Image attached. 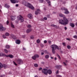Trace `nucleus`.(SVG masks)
<instances>
[{
    "mask_svg": "<svg viewBox=\"0 0 77 77\" xmlns=\"http://www.w3.org/2000/svg\"><path fill=\"white\" fill-rule=\"evenodd\" d=\"M32 31V29H28L26 30V32L27 33H29V32H30Z\"/></svg>",
    "mask_w": 77,
    "mask_h": 77,
    "instance_id": "2eb2a0df",
    "label": "nucleus"
},
{
    "mask_svg": "<svg viewBox=\"0 0 77 77\" xmlns=\"http://www.w3.org/2000/svg\"><path fill=\"white\" fill-rule=\"evenodd\" d=\"M64 29H65V30H66V29H67V28H66V27H64Z\"/></svg>",
    "mask_w": 77,
    "mask_h": 77,
    "instance_id": "052dcab7",
    "label": "nucleus"
},
{
    "mask_svg": "<svg viewBox=\"0 0 77 77\" xmlns=\"http://www.w3.org/2000/svg\"><path fill=\"white\" fill-rule=\"evenodd\" d=\"M25 37L26 36H25V35H23V36H22V37H23V38H25Z\"/></svg>",
    "mask_w": 77,
    "mask_h": 77,
    "instance_id": "bf43d9fd",
    "label": "nucleus"
},
{
    "mask_svg": "<svg viewBox=\"0 0 77 77\" xmlns=\"http://www.w3.org/2000/svg\"><path fill=\"white\" fill-rule=\"evenodd\" d=\"M47 17L48 18H50V15H48L47 16Z\"/></svg>",
    "mask_w": 77,
    "mask_h": 77,
    "instance_id": "6e6d98bb",
    "label": "nucleus"
},
{
    "mask_svg": "<svg viewBox=\"0 0 77 77\" xmlns=\"http://www.w3.org/2000/svg\"><path fill=\"white\" fill-rule=\"evenodd\" d=\"M75 25H76V26H77V22H76V23H75Z\"/></svg>",
    "mask_w": 77,
    "mask_h": 77,
    "instance_id": "774afa93",
    "label": "nucleus"
},
{
    "mask_svg": "<svg viewBox=\"0 0 77 77\" xmlns=\"http://www.w3.org/2000/svg\"><path fill=\"white\" fill-rule=\"evenodd\" d=\"M6 30V28L3 27L2 24H0V31H4Z\"/></svg>",
    "mask_w": 77,
    "mask_h": 77,
    "instance_id": "423d86ee",
    "label": "nucleus"
},
{
    "mask_svg": "<svg viewBox=\"0 0 77 77\" xmlns=\"http://www.w3.org/2000/svg\"><path fill=\"white\" fill-rule=\"evenodd\" d=\"M47 73H48L49 74H52V71L51 70L49 69L48 70H47Z\"/></svg>",
    "mask_w": 77,
    "mask_h": 77,
    "instance_id": "9b49d317",
    "label": "nucleus"
},
{
    "mask_svg": "<svg viewBox=\"0 0 77 77\" xmlns=\"http://www.w3.org/2000/svg\"><path fill=\"white\" fill-rule=\"evenodd\" d=\"M63 46H65L66 45V44L65 43H63Z\"/></svg>",
    "mask_w": 77,
    "mask_h": 77,
    "instance_id": "a18cd8bd",
    "label": "nucleus"
},
{
    "mask_svg": "<svg viewBox=\"0 0 77 77\" xmlns=\"http://www.w3.org/2000/svg\"><path fill=\"white\" fill-rule=\"evenodd\" d=\"M5 7L7 8H9L10 6L9 5H8L7 4H6L5 6Z\"/></svg>",
    "mask_w": 77,
    "mask_h": 77,
    "instance_id": "412c9836",
    "label": "nucleus"
},
{
    "mask_svg": "<svg viewBox=\"0 0 77 77\" xmlns=\"http://www.w3.org/2000/svg\"><path fill=\"white\" fill-rule=\"evenodd\" d=\"M42 72L45 75L47 74V69H43L42 70Z\"/></svg>",
    "mask_w": 77,
    "mask_h": 77,
    "instance_id": "0eeeda50",
    "label": "nucleus"
},
{
    "mask_svg": "<svg viewBox=\"0 0 77 77\" xmlns=\"http://www.w3.org/2000/svg\"><path fill=\"white\" fill-rule=\"evenodd\" d=\"M49 57V55H47L45 56V58L46 59H48Z\"/></svg>",
    "mask_w": 77,
    "mask_h": 77,
    "instance_id": "393cba45",
    "label": "nucleus"
},
{
    "mask_svg": "<svg viewBox=\"0 0 77 77\" xmlns=\"http://www.w3.org/2000/svg\"><path fill=\"white\" fill-rule=\"evenodd\" d=\"M30 38L31 39H33V38H34V37H33V36H31Z\"/></svg>",
    "mask_w": 77,
    "mask_h": 77,
    "instance_id": "603ef678",
    "label": "nucleus"
},
{
    "mask_svg": "<svg viewBox=\"0 0 77 77\" xmlns=\"http://www.w3.org/2000/svg\"><path fill=\"white\" fill-rule=\"evenodd\" d=\"M74 38H75V39H77V35H75L73 36Z\"/></svg>",
    "mask_w": 77,
    "mask_h": 77,
    "instance_id": "a19ab883",
    "label": "nucleus"
},
{
    "mask_svg": "<svg viewBox=\"0 0 77 77\" xmlns=\"http://www.w3.org/2000/svg\"><path fill=\"white\" fill-rule=\"evenodd\" d=\"M5 35L6 36H9V34L8 33L6 32L5 33Z\"/></svg>",
    "mask_w": 77,
    "mask_h": 77,
    "instance_id": "7c9ffc66",
    "label": "nucleus"
},
{
    "mask_svg": "<svg viewBox=\"0 0 77 77\" xmlns=\"http://www.w3.org/2000/svg\"><path fill=\"white\" fill-rule=\"evenodd\" d=\"M34 56L35 57V58L39 57V55H38V54H35V55H34Z\"/></svg>",
    "mask_w": 77,
    "mask_h": 77,
    "instance_id": "c756f323",
    "label": "nucleus"
},
{
    "mask_svg": "<svg viewBox=\"0 0 77 77\" xmlns=\"http://www.w3.org/2000/svg\"><path fill=\"white\" fill-rule=\"evenodd\" d=\"M11 26L13 28H14V25H13V23H11Z\"/></svg>",
    "mask_w": 77,
    "mask_h": 77,
    "instance_id": "473e14b6",
    "label": "nucleus"
},
{
    "mask_svg": "<svg viewBox=\"0 0 77 77\" xmlns=\"http://www.w3.org/2000/svg\"><path fill=\"white\" fill-rule=\"evenodd\" d=\"M43 19L45 20H47V18L46 17H44L43 18Z\"/></svg>",
    "mask_w": 77,
    "mask_h": 77,
    "instance_id": "58836bf2",
    "label": "nucleus"
},
{
    "mask_svg": "<svg viewBox=\"0 0 77 77\" xmlns=\"http://www.w3.org/2000/svg\"><path fill=\"white\" fill-rule=\"evenodd\" d=\"M55 50H56V49H52V53H53V54H55Z\"/></svg>",
    "mask_w": 77,
    "mask_h": 77,
    "instance_id": "4be33fe9",
    "label": "nucleus"
},
{
    "mask_svg": "<svg viewBox=\"0 0 77 77\" xmlns=\"http://www.w3.org/2000/svg\"><path fill=\"white\" fill-rule=\"evenodd\" d=\"M4 51L6 53H8V50L6 49H4Z\"/></svg>",
    "mask_w": 77,
    "mask_h": 77,
    "instance_id": "c85d7f7f",
    "label": "nucleus"
},
{
    "mask_svg": "<svg viewBox=\"0 0 77 77\" xmlns=\"http://www.w3.org/2000/svg\"><path fill=\"white\" fill-rule=\"evenodd\" d=\"M18 4L16 5V6L17 7H18Z\"/></svg>",
    "mask_w": 77,
    "mask_h": 77,
    "instance_id": "0e129e2a",
    "label": "nucleus"
},
{
    "mask_svg": "<svg viewBox=\"0 0 77 77\" xmlns=\"http://www.w3.org/2000/svg\"><path fill=\"white\" fill-rule=\"evenodd\" d=\"M38 13H39V12L37 11H35V15H38Z\"/></svg>",
    "mask_w": 77,
    "mask_h": 77,
    "instance_id": "f704fd0d",
    "label": "nucleus"
},
{
    "mask_svg": "<svg viewBox=\"0 0 77 77\" xmlns=\"http://www.w3.org/2000/svg\"><path fill=\"white\" fill-rule=\"evenodd\" d=\"M17 63H18V64H23V60L20 59H17Z\"/></svg>",
    "mask_w": 77,
    "mask_h": 77,
    "instance_id": "39448f33",
    "label": "nucleus"
},
{
    "mask_svg": "<svg viewBox=\"0 0 77 77\" xmlns=\"http://www.w3.org/2000/svg\"><path fill=\"white\" fill-rule=\"evenodd\" d=\"M39 71H41V69H42V68H40L39 69H38Z\"/></svg>",
    "mask_w": 77,
    "mask_h": 77,
    "instance_id": "864d4df0",
    "label": "nucleus"
},
{
    "mask_svg": "<svg viewBox=\"0 0 77 77\" xmlns=\"http://www.w3.org/2000/svg\"><path fill=\"white\" fill-rule=\"evenodd\" d=\"M47 42V41L46 40L44 41V43H45V44H46Z\"/></svg>",
    "mask_w": 77,
    "mask_h": 77,
    "instance_id": "3c124183",
    "label": "nucleus"
},
{
    "mask_svg": "<svg viewBox=\"0 0 77 77\" xmlns=\"http://www.w3.org/2000/svg\"><path fill=\"white\" fill-rule=\"evenodd\" d=\"M41 63H42V64H44V62H42Z\"/></svg>",
    "mask_w": 77,
    "mask_h": 77,
    "instance_id": "69168bd1",
    "label": "nucleus"
},
{
    "mask_svg": "<svg viewBox=\"0 0 77 77\" xmlns=\"http://www.w3.org/2000/svg\"><path fill=\"white\" fill-rule=\"evenodd\" d=\"M51 48H52V49L54 50H56V49H57V50H59V47L57 45H53L51 46Z\"/></svg>",
    "mask_w": 77,
    "mask_h": 77,
    "instance_id": "7ed1b4c3",
    "label": "nucleus"
},
{
    "mask_svg": "<svg viewBox=\"0 0 77 77\" xmlns=\"http://www.w3.org/2000/svg\"><path fill=\"white\" fill-rule=\"evenodd\" d=\"M37 42L38 43V44H39V43L40 42V40H39V39H38L37 40Z\"/></svg>",
    "mask_w": 77,
    "mask_h": 77,
    "instance_id": "72a5a7b5",
    "label": "nucleus"
},
{
    "mask_svg": "<svg viewBox=\"0 0 77 77\" xmlns=\"http://www.w3.org/2000/svg\"><path fill=\"white\" fill-rule=\"evenodd\" d=\"M32 59H33L34 60H35L36 59V57L34 55L32 57Z\"/></svg>",
    "mask_w": 77,
    "mask_h": 77,
    "instance_id": "2f4dec72",
    "label": "nucleus"
},
{
    "mask_svg": "<svg viewBox=\"0 0 77 77\" xmlns=\"http://www.w3.org/2000/svg\"><path fill=\"white\" fill-rule=\"evenodd\" d=\"M10 1L12 3H16L19 2V1L17 0H10Z\"/></svg>",
    "mask_w": 77,
    "mask_h": 77,
    "instance_id": "6e6552de",
    "label": "nucleus"
},
{
    "mask_svg": "<svg viewBox=\"0 0 77 77\" xmlns=\"http://www.w3.org/2000/svg\"><path fill=\"white\" fill-rule=\"evenodd\" d=\"M25 6H27V7H28L29 8H30V9H31L32 10H33L35 8H34V7L33 6L30 4L26 2V4L25 5Z\"/></svg>",
    "mask_w": 77,
    "mask_h": 77,
    "instance_id": "f03ea898",
    "label": "nucleus"
},
{
    "mask_svg": "<svg viewBox=\"0 0 77 77\" xmlns=\"http://www.w3.org/2000/svg\"><path fill=\"white\" fill-rule=\"evenodd\" d=\"M56 67L57 68H58L59 69V68H62V66H56Z\"/></svg>",
    "mask_w": 77,
    "mask_h": 77,
    "instance_id": "6ab92c4d",
    "label": "nucleus"
},
{
    "mask_svg": "<svg viewBox=\"0 0 77 77\" xmlns=\"http://www.w3.org/2000/svg\"><path fill=\"white\" fill-rule=\"evenodd\" d=\"M67 48L68 49H70V48H71V46L69 45H67Z\"/></svg>",
    "mask_w": 77,
    "mask_h": 77,
    "instance_id": "e433bc0d",
    "label": "nucleus"
},
{
    "mask_svg": "<svg viewBox=\"0 0 77 77\" xmlns=\"http://www.w3.org/2000/svg\"><path fill=\"white\" fill-rule=\"evenodd\" d=\"M44 54V53H43V52H42L41 53V54L42 55H43V54Z\"/></svg>",
    "mask_w": 77,
    "mask_h": 77,
    "instance_id": "680f3d73",
    "label": "nucleus"
},
{
    "mask_svg": "<svg viewBox=\"0 0 77 77\" xmlns=\"http://www.w3.org/2000/svg\"><path fill=\"white\" fill-rule=\"evenodd\" d=\"M3 38H4V39H5V38H6V37L5 35H3Z\"/></svg>",
    "mask_w": 77,
    "mask_h": 77,
    "instance_id": "79ce46f5",
    "label": "nucleus"
},
{
    "mask_svg": "<svg viewBox=\"0 0 77 77\" xmlns=\"http://www.w3.org/2000/svg\"><path fill=\"white\" fill-rule=\"evenodd\" d=\"M28 27H29V28H30L31 27H32V26L30 25H28L27 26Z\"/></svg>",
    "mask_w": 77,
    "mask_h": 77,
    "instance_id": "ea45409f",
    "label": "nucleus"
},
{
    "mask_svg": "<svg viewBox=\"0 0 77 77\" xmlns=\"http://www.w3.org/2000/svg\"><path fill=\"white\" fill-rule=\"evenodd\" d=\"M9 21L7 20V22H6V24H7V25H8V24H9Z\"/></svg>",
    "mask_w": 77,
    "mask_h": 77,
    "instance_id": "09e8293b",
    "label": "nucleus"
},
{
    "mask_svg": "<svg viewBox=\"0 0 77 77\" xmlns=\"http://www.w3.org/2000/svg\"><path fill=\"white\" fill-rule=\"evenodd\" d=\"M48 3L49 4V6H50L51 5V3H50V1H49V0H46Z\"/></svg>",
    "mask_w": 77,
    "mask_h": 77,
    "instance_id": "f3484780",
    "label": "nucleus"
},
{
    "mask_svg": "<svg viewBox=\"0 0 77 77\" xmlns=\"http://www.w3.org/2000/svg\"><path fill=\"white\" fill-rule=\"evenodd\" d=\"M23 50H26V48H25L23 47Z\"/></svg>",
    "mask_w": 77,
    "mask_h": 77,
    "instance_id": "13d9d810",
    "label": "nucleus"
},
{
    "mask_svg": "<svg viewBox=\"0 0 77 77\" xmlns=\"http://www.w3.org/2000/svg\"><path fill=\"white\" fill-rule=\"evenodd\" d=\"M41 47H44V45L43 44H41Z\"/></svg>",
    "mask_w": 77,
    "mask_h": 77,
    "instance_id": "4d7b16f0",
    "label": "nucleus"
},
{
    "mask_svg": "<svg viewBox=\"0 0 77 77\" xmlns=\"http://www.w3.org/2000/svg\"><path fill=\"white\" fill-rule=\"evenodd\" d=\"M6 57H9L12 58L14 57V56H13V55L12 54H9L8 55H6Z\"/></svg>",
    "mask_w": 77,
    "mask_h": 77,
    "instance_id": "9d476101",
    "label": "nucleus"
},
{
    "mask_svg": "<svg viewBox=\"0 0 77 77\" xmlns=\"http://www.w3.org/2000/svg\"><path fill=\"white\" fill-rule=\"evenodd\" d=\"M13 63L14 64V65H16V66L17 65V63H15V62L14 61H13Z\"/></svg>",
    "mask_w": 77,
    "mask_h": 77,
    "instance_id": "37998d69",
    "label": "nucleus"
},
{
    "mask_svg": "<svg viewBox=\"0 0 77 77\" xmlns=\"http://www.w3.org/2000/svg\"><path fill=\"white\" fill-rule=\"evenodd\" d=\"M61 10H64V11H65L64 13L65 14H69V11H68L67 8H65L64 7H62L61 8Z\"/></svg>",
    "mask_w": 77,
    "mask_h": 77,
    "instance_id": "20e7f679",
    "label": "nucleus"
},
{
    "mask_svg": "<svg viewBox=\"0 0 77 77\" xmlns=\"http://www.w3.org/2000/svg\"><path fill=\"white\" fill-rule=\"evenodd\" d=\"M51 59H53V57H51Z\"/></svg>",
    "mask_w": 77,
    "mask_h": 77,
    "instance_id": "338daca9",
    "label": "nucleus"
},
{
    "mask_svg": "<svg viewBox=\"0 0 77 77\" xmlns=\"http://www.w3.org/2000/svg\"><path fill=\"white\" fill-rule=\"evenodd\" d=\"M57 56L58 57V58L60 59V56H59V55H57Z\"/></svg>",
    "mask_w": 77,
    "mask_h": 77,
    "instance_id": "49530a36",
    "label": "nucleus"
},
{
    "mask_svg": "<svg viewBox=\"0 0 77 77\" xmlns=\"http://www.w3.org/2000/svg\"><path fill=\"white\" fill-rule=\"evenodd\" d=\"M15 16H12L11 17V20L12 21L15 20Z\"/></svg>",
    "mask_w": 77,
    "mask_h": 77,
    "instance_id": "4468645a",
    "label": "nucleus"
},
{
    "mask_svg": "<svg viewBox=\"0 0 77 77\" xmlns=\"http://www.w3.org/2000/svg\"><path fill=\"white\" fill-rule=\"evenodd\" d=\"M56 77H62V76L59 75H56Z\"/></svg>",
    "mask_w": 77,
    "mask_h": 77,
    "instance_id": "4c0bfd02",
    "label": "nucleus"
},
{
    "mask_svg": "<svg viewBox=\"0 0 77 77\" xmlns=\"http://www.w3.org/2000/svg\"><path fill=\"white\" fill-rule=\"evenodd\" d=\"M51 26H52L53 27H57V26L54 25V24H52L51 25Z\"/></svg>",
    "mask_w": 77,
    "mask_h": 77,
    "instance_id": "5701e85b",
    "label": "nucleus"
},
{
    "mask_svg": "<svg viewBox=\"0 0 77 77\" xmlns=\"http://www.w3.org/2000/svg\"><path fill=\"white\" fill-rule=\"evenodd\" d=\"M6 55L3 53H0V56H5L6 57Z\"/></svg>",
    "mask_w": 77,
    "mask_h": 77,
    "instance_id": "ddd939ff",
    "label": "nucleus"
},
{
    "mask_svg": "<svg viewBox=\"0 0 77 77\" xmlns=\"http://www.w3.org/2000/svg\"><path fill=\"white\" fill-rule=\"evenodd\" d=\"M55 74H59V70H57L55 72Z\"/></svg>",
    "mask_w": 77,
    "mask_h": 77,
    "instance_id": "c03bdc74",
    "label": "nucleus"
},
{
    "mask_svg": "<svg viewBox=\"0 0 77 77\" xmlns=\"http://www.w3.org/2000/svg\"><path fill=\"white\" fill-rule=\"evenodd\" d=\"M20 17L19 18V20H20L21 23H22L24 21V19H23V17L21 15H20Z\"/></svg>",
    "mask_w": 77,
    "mask_h": 77,
    "instance_id": "1a4fd4ad",
    "label": "nucleus"
},
{
    "mask_svg": "<svg viewBox=\"0 0 77 77\" xmlns=\"http://www.w3.org/2000/svg\"><path fill=\"white\" fill-rule=\"evenodd\" d=\"M66 39H67V40H68V41H70V40H71L69 38H66Z\"/></svg>",
    "mask_w": 77,
    "mask_h": 77,
    "instance_id": "5fc2aeb1",
    "label": "nucleus"
},
{
    "mask_svg": "<svg viewBox=\"0 0 77 77\" xmlns=\"http://www.w3.org/2000/svg\"><path fill=\"white\" fill-rule=\"evenodd\" d=\"M44 0H40L39 1L40 3H43Z\"/></svg>",
    "mask_w": 77,
    "mask_h": 77,
    "instance_id": "c9c22d12",
    "label": "nucleus"
},
{
    "mask_svg": "<svg viewBox=\"0 0 77 77\" xmlns=\"http://www.w3.org/2000/svg\"><path fill=\"white\" fill-rule=\"evenodd\" d=\"M28 17L29 18H30V19H32V18H33L32 15L31 14H29L28 15Z\"/></svg>",
    "mask_w": 77,
    "mask_h": 77,
    "instance_id": "f8f14e48",
    "label": "nucleus"
},
{
    "mask_svg": "<svg viewBox=\"0 0 77 77\" xmlns=\"http://www.w3.org/2000/svg\"><path fill=\"white\" fill-rule=\"evenodd\" d=\"M70 26L72 27H74V26H75V25H74V24L73 23H70Z\"/></svg>",
    "mask_w": 77,
    "mask_h": 77,
    "instance_id": "a211bd4d",
    "label": "nucleus"
},
{
    "mask_svg": "<svg viewBox=\"0 0 77 77\" xmlns=\"http://www.w3.org/2000/svg\"><path fill=\"white\" fill-rule=\"evenodd\" d=\"M10 47L9 45H6L5 47L6 48H9Z\"/></svg>",
    "mask_w": 77,
    "mask_h": 77,
    "instance_id": "b1692460",
    "label": "nucleus"
},
{
    "mask_svg": "<svg viewBox=\"0 0 77 77\" xmlns=\"http://www.w3.org/2000/svg\"><path fill=\"white\" fill-rule=\"evenodd\" d=\"M37 11H40V10H39V9H37Z\"/></svg>",
    "mask_w": 77,
    "mask_h": 77,
    "instance_id": "e2e57ef3",
    "label": "nucleus"
},
{
    "mask_svg": "<svg viewBox=\"0 0 77 77\" xmlns=\"http://www.w3.org/2000/svg\"><path fill=\"white\" fill-rule=\"evenodd\" d=\"M3 66L2 63H0V68H3Z\"/></svg>",
    "mask_w": 77,
    "mask_h": 77,
    "instance_id": "a878e982",
    "label": "nucleus"
},
{
    "mask_svg": "<svg viewBox=\"0 0 77 77\" xmlns=\"http://www.w3.org/2000/svg\"><path fill=\"white\" fill-rule=\"evenodd\" d=\"M63 63L64 65H65V66H66V63H65V62H63Z\"/></svg>",
    "mask_w": 77,
    "mask_h": 77,
    "instance_id": "8fccbe9b",
    "label": "nucleus"
},
{
    "mask_svg": "<svg viewBox=\"0 0 77 77\" xmlns=\"http://www.w3.org/2000/svg\"><path fill=\"white\" fill-rule=\"evenodd\" d=\"M59 16L61 17H63V20H60L59 21V23L63 25H66V24H68V20L66 17H65V15L62 14H60Z\"/></svg>",
    "mask_w": 77,
    "mask_h": 77,
    "instance_id": "f257e3e1",
    "label": "nucleus"
},
{
    "mask_svg": "<svg viewBox=\"0 0 77 77\" xmlns=\"http://www.w3.org/2000/svg\"><path fill=\"white\" fill-rule=\"evenodd\" d=\"M48 42L50 44H51V41H48Z\"/></svg>",
    "mask_w": 77,
    "mask_h": 77,
    "instance_id": "de8ad7c7",
    "label": "nucleus"
},
{
    "mask_svg": "<svg viewBox=\"0 0 77 77\" xmlns=\"http://www.w3.org/2000/svg\"><path fill=\"white\" fill-rule=\"evenodd\" d=\"M34 66L35 67H38V64L36 63L34 64Z\"/></svg>",
    "mask_w": 77,
    "mask_h": 77,
    "instance_id": "bb28decb",
    "label": "nucleus"
},
{
    "mask_svg": "<svg viewBox=\"0 0 77 77\" xmlns=\"http://www.w3.org/2000/svg\"><path fill=\"white\" fill-rule=\"evenodd\" d=\"M3 67H4V68H6L7 67V65L5 64H4L3 65Z\"/></svg>",
    "mask_w": 77,
    "mask_h": 77,
    "instance_id": "cd10ccee",
    "label": "nucleus"
},
{
    "mask_svg": "<svg viewBox=\"0 0 77 77\" xmlns=\"http://www.w3.org/2000/svg\"><path fill=\"white\" fill-rule=\"evenodd\" d=\"M20 40H17L16 41V42L17 44H20Z\"/></svg>",
    "mask_w": 77,
    "mask_h": 77,
    "instance_id": "dca6fc26",
    "label": "nucleus"
},
{
    "mask_svg": "<svg viewBox=\"0 0 77 77\" xmlns=\"http://www.w3.org/2000/svg\"><path fill=\"white\" fill-rule=\"evenodd\" d=\"M10 36L13 38H15V35H14L13 34H11L10 35Z\"/></svg>",
    "mask_w": 77,
    "mask_h": 77,
    "instance_id": "aec40b11",
    "label": "nucleus"
}]
</instances>
